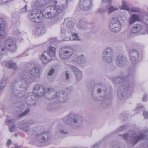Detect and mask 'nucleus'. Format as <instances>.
Instances as JSON below:
<instances>
[{
	"instance_id": "nucleus-17",
	"label": "nucleus",
	"mask_w": 148,
	"mask_h": 148,
	"mask_svg": "<svg viewBox=\"0 0 148 148\" xmlns=\"http://www.w3.org/2000/svg\"><path fill=\"white\" fill-rule=\"evenodd\" d=\"M40 59L43 64H46L52 60V58L45 51L41 55Z\"/></svg>"
},
{
	"instance_id": "nucleus-18",
	"label": "nucleus",
	"mask_w": 148,
	"mask_h": 148,
	"mask_svg": "<svg viewBox=\"0 0 148 148\" xmlns=\"http://www.w3.org/2000/svg\"><path fill=\"white\" fill-rule=\"evenodd\" d=\"M72 61L73 63L75 64H81L84 63L85 60L82 55L81 56L75 55L74 56Z\"/></svg>"
},
{
	"instance_id": "nucleus-9",
	"label": "nucleus",
	"mask_w": 148,
	"mask_h": 148,
	"mask_svg": "<svg viewBox=\"0 0 148 148\" xmlns=\"http://www.w3.org/2000/svg\"><path fill=\"white\" fill-rule=\"evenodd\" d=\"M90 86L92 90V96L93 97V94L96 93L99 94L102 92H104V94H105L106 91V88L104 85L101 84H95L94 82H92L90 84Z\"/></svg>"
},
{
	"instance_id": "nucleus-22",
	"label": "nucleus",
	"mask_w": 148,
	"mask_h": 148,
	"mask_svg": "<svg viewBox=\"0 0 148 148\" xmlns=\"http://www.w3.org/2000/svg\"><path fill=\"white\" fill-rule=\"evenodd\" d=\"M46 31L45 27L43 26H40L34 29L33 31L34 33L36 35H39L44 33Z\"/></svg>"
},
{
	"instance_id": "nucleus-28",
	"label": "nucleus",
	"mask_w": 148,
	"mask_h": 148,
	"mask_svg": "<svg viewBox=\"0 0 148 148\" xmlns=\"http://www.w3.org/2000/svg\"><path fill=\"white\" fill-rule=\"evenodd\" d=\"M5 66L10 69H16L17 68V65L16 63L12 61H8L5 63Z\"/></svg>"
},
{
	"instance_id": "nucleus-16",
	"label": "nucleus",
	"mask_w": 148,
	"mask_h": 148,
	"mask_svg": "<svg viewBox=\"0 0 148 148\" xmlns=\"http://www.w3.org/2000/svg\"><path fill=\"white\" fill-rule=\"evenodd\" d=\"M68 99V96L66 93L64 92L57 93L56 99L58 101L61 103L65 102L67 101Z\"/></svg>"
},
{
	"instance_id": "nucleus-46",
	"label": "nucleus",
	"mask_w": 148,
	"mask_h": 148,
	"mask_svg": "<svg viewBox=\"0 0 148 148\" xmlns=\"http://www.w3.org/2000/svg\"><path fill=\"white\" fill-rule=\"evenodd\" d=\"M47 110L50 111H53L54 110V109L51 103L49 104L47 107Z\"/></svg>"
},
{
	"instance_id": "nucleus-7",
	"label": "nucleus",
	"mask_w": 148,
	"mask_h": 148,
	"mask_svg": "<svg viewBox=\"0 0 148 148\" xmlns=\"http://www.w3.org/2000/svg\"><path fill=\"white\" fill-rule=\"evenodd\" d=\"M34 134L35 138L39 142L43 143L49 140L51 137V135L48 132L45 131L41 127H37Z\"/></svg>"
},
{
	"instance_id": "nucleus-38",
	"label": "nucleus",
	"mask_w": 148,
	"mask_h": 148,
	"mask_svg": "<svg viewBox=\"0 0 148 148\" xmlns=\"http://www.w3.org/2000/svg\"><path fill=\"white\" fill-rule=\"evenodd\" d=\"M128 114L125 112L122 113L120 116V118L123 121H125L127 118Z\"/></svg>"
},
{
	"instance_id": "nucleus-42",
	"label": "nucleus",
	"mask_w": 148,
	"mask_h": 148,
	"mask_svg": "<svg viewBox=\"0 0 148 148\" xmlns=\"http://www.w3.org/2000/svg\"><path fill=\"white\" fill-rule=\"evenodd\" d=\"M5 24L4 20L0 18V29H4L5 26Z\"/></svg>"
},
{
	"instance_id": "nucleus-4",
	"label": "nucleus",
	"mask_w": 148,
	"mask_h": 148,
	"mask_svg": "<svg viewBox=\"0 0 148 148\" xmlns=\"http://www.w3.org/2000/svg\"><path fill=\"white\" fill-rule=\"evenodd\" d=\"M52 0H37L35 4L32 5V7L34 8L38 9L37 10L33 9L29 14L28 17L30 20L32 22L35 23H38L39 20L41 18L42 15L45 18H48L51 19V23L52 24L53 20L52 18L49 17H45L43 14V11L42 13L41 11L40 10L43 9L50 2H51Z\"/></svg>"
},
{
	"instance_id": "nucleus-11",
	"label": "nucleus",
	"mask_w": 148,
	"mask_h": 148,
	"mask_svg": "<svg viewBox=\"0 0 148 148\" xmlns=\"http://www.w3.org/2000/svg\"><path fill=\"white\" fill-rule=\"evenodd\" d=\"M110 29L112 32L117 33L119 32L121 29V25L119 19L113 17L110 24Z\"/></svg>"
},
{
	"instance_id": "nucleus-62",
	"label": "nucleus",
	"mask_w": 148,
	"mask_h": 148,
	"mask_svg": "<svg viewBox=\"0 0 148 148\" xmlns=\"http://www.w3.org/2000/svg\"><path fill=\"white\" fill-rule=\"evenodd\" d=\"M14 122L15 121H14L12 119L8 121V123H10L11 122H12L13 123H14Z\"/></svg>"
},
{
	"instance_id": "nucleus-63",
	"label": "nucleus",
	"mask_w": 148,
	"mask_h": 148,
	"mask_svg": "<svg viewBox=\"0 0 148 148\" xmlns=\"http://www.w3.org/2000/svg\"><path fill=\"white\" fill-rule=\"evenodd\" d=\"M94 99L96 100H97L98 99H97V98H95V97L94 98Z\"/></svg>"
},
{
	"instance_id": "nucleus-56",
	"label": "nucleus",
	"mask_w": 148,
	"mask_h": 148,
	"mask_svg": "<svg viewBox=\"0 0 148 148\" xmlns=\"http://www.w3.org/2000/svg\"><path fill=\"white\" fill-rule=\"evenodd\" d=\"M12 143V142L11 140L10 139H8L7 141L6 144L7 147H8Z\"/></svg>"
},
{
	"instance_id": "nucleus-54",
	"label": "nucleus",
	"mask_w": 148,
	"mask_h": 148,
	"mask_svg": "<svg viewBox=\"0 0 148 148\" xmlns=\"http://www.w3.org/2000/svg\"><path fill=\"white\" fill-rule=\"evenodd\" d=\"M100 143H97L93 146L91 148H99Z\"/></svg>"
},
{
	"instance_id": "nucleus-33",
	"label": "nucleus",
	"mask_w": 148,
	"mask_h": 148,
	"mask_svg": "<svg viewBox=\"0 0 148 148\" xmlns=\"http://www.w3.org/2000/svg\"><path fill=\"white\" fill-rule=\"evenodd\" d=\"M126 128V126L125 125H123L117 129L116 130L113 132V134L118 133L121 131L125 130Z\"/></svg>"
},
{
	"instance_id": "nucleus-12",
	"label": "nucleus",
	"mask_w": 148,
	"mask_h": 148,
	"mask_svg": "<svg viewBox=\"0 0 148 148\" xmlns=\"http://www.w3.org/2000/svg\"><path fill=\"white\" fill-rule=\"evenodd\" d=\"M79 5L82 10L87 11L91 9L92 4L91 0H80Z\"/></svg>"
},
{
	"instance_id": "nucleus-30",
	"label": "nucleus",
	"mask_w": 148,
	"mask_h": 148,
	"mask_svg": "<svg viewBox=\"0 0 148 148\" xmlns=\"http://www.w3.org/2000/svg\"><path fill=\"white\" fill-rule=\"evenodd\" d=\"M6 50L4 43L0 44V60L1 59V56L5 53Z\"/></svg>"
},
{
	"instance_id": "nucleus-20",
	"label": "nucleus",
	"mask_w": 148,
	"mask_h": 148,
	"mask_svg": "<svg viewBox=\"0 0 148 148\" xmlns=\"http://www.w3.org/2000/svg\"><path fill=\"white\" fill-rule=\"evenodd\" d=\"M64 23L67 27V31L69 33L71 32L73 29L74 25L73 22L71 20L67 18L65 20Z\"/></svg>"
},
{
	"instance_id": "nucleus-44",
	"label": "nucleus",
	"mask_w": 148,
	"mask_h": 148,
	"mask_svg": "<svg viewBox=\"0 0 148 148\" xmlns=\"http://www.w3.org/2000/svg\"><path fill=\"white\" fill-rule=\"evenodd\" d=\"M5 34L3 29H0V39L5 36Z\"/></svg>"
},
{
	"instance_id": "nucleus-29",
	"label": "nucleus",
	"mask_w": 148,
	"mask_h": 148,
	"mask_svg": "<svg viewBox=\"0 0 148 148\" xmlns=\"http://www.w3.org/2000/svg\"><path fill=\"white\" fill-rule=\"evenodd\" d=\"M20 129L25 132L28 131L29 130V127L27 123H24L21 124L19 126Z\"/></svg>"
},
{
	"instance_id": "nucleus-61",
	"label": "nucleus",
	"mask_w": 148,
	"mask_h": 148,
	"mask_svg": "<svg viewBox=\"0 0 148 148\" xmlns=\"http://www.w3.org/2000/svg\"><path fill=\"white\" fill-rule=\"evenodd\" d=\"M71 39V38L70 37H67L66 38H64V40L65 41H69Z\"/></svg>"
},
{
	"instance_id": "nucleus-8",
	"label": "nucleus",
	"mask_w": 148,
	"mask_h": 148,
	"mask_svg": "<svg viewBox=\"0 0 148 148\" xmlns=\"http://www.w3.org/2000/svg\"><path fill=\"white\" fill-rule=\"evenodd\" d=\"M73 52V49L71 47H64L60 51V56L62 59L65 60L70 58L72 55Z\"/></svg>"
},
{
	"instance_id": "nucleus-52",
	"label": "nucleus",
	"mask_w": 148,
	"mask_h": 148,
	"mask_svg": "<svg viewBox=\"0 0 148 148\" xmlns=\"http://www.w3.org/2000/svg\"><path fill=\"white\" fill-rule=\"evenodd\" d=\"M55 72L54 69H51L49 71L48 75L50 76H51Z\"/></svg>"
},
{
	"instance_id": "nucleus-6",
	"label": "nucleus",
	"mask_w": 148,
	"mask_h": 148,
	"mask_svg": "<svg viewBox=\"0 0 148 148\" xmlns=\"http://www.w3.org/2000/svg\"><path fill=\"white\" fill-rule=\"evenodd\" d=\"M62 120L64 123L74 128L79 127L82 123V119L81 117L73 113L66 116Z\"/></svg>"
},
{
	"instance_id": "nucleus-14",
	"label": "nucleus",
	"mask_w": 148,
	"mask_h": 148,
	"mask_svg": "<svg viewBox=\"0 0 148 148\" xmlns=\"http://www.w3.org/2000/svg\"><path fill=\"white\" fill-rule=\"evenodd\" d=\"M57 93L55 89L51 88H48L47 92L45 94V97L47 100H51L56 97Z\"/></svg>"
},
{
	"instance_id": "nucleus-37",
	"label": "nucleus",
	"mask_w": 148,
	"mask_h": 148,
	"mask_svg": "<svg viewBox=\"0 0 148 148\" xmlns=\"http://www.w3.org/2000/svg\"><path fill=\"white\" fill-rule=\"evenodd\" d=\"M59 130L60 133L63 135H66L69 133L68 130L64 127L60 128Z\"/></svg>"
},
{
	"instance_id": "nucleus-58",
	"label": "nucleus",
	"mask_w": 148,
	"mask_h": 148,
	"mask_svg": "<svg viewBox=\"0 0 148 148\" xmlns=\"http://www.w3.org/2000/svg\"><path fill=\"white\" fill-rule=\"evenodd\" d=\"M144 23L147 25H148V16H147L144 21Z\"/></svg>"
},
{
	"instance_id": "nucleus-24",
	"label": "nucleus",
	"mask_w": 148,
	"mask_h": 148,
	"mask_svg": "<svg viewBox=\"0 0 148 148\" xmlns=\"http://www.w3.org/2000/svg\"><path fill=\"white\" fill-rule=\"evenodd\" d=\"M140 18L139 16L136 14L132 15L129 20V22L130 25H132L135 22L140 20Z\"/></svg>"
},
{
	"instance_id": "nucleus-2",
	"label": "nucleus",
	"mask_w": 148,
	"mask_h": 148,
	"mask_svg": "<svg viewBox=\"0 0 148 148\" xmlns=\"http://www.w3.org/2000/svg\"><path fill=\"white\" fill-rule=\"evenodd\" d=\"M53 5L47 7L43 10V14L45 17L52 18V24L60 20L65 14L67 0H52Z\"/></svg>"
},
{
	"instance_id": "nucleus-15",
	"label": "nucleus",
	"mask_w": 148,
	"mask_h": 148,
	"mask_svg": "<svg viewBox=\"0 0 148 148\" xmlns=\"http://www.w3.org/2000/svg\"><path fill=\"white\" fill-rule=\"evenodd\" d=\"M126 58L125 56L119 55L116 57V63L119 67L120 68L126 65Z\"/></svg>"
},
{
	"instance_id": "nucleus-55",
	"label": "nucleus",
	"mask_w": 148,
	"mask_h": 148,
	"mask_svg": "<svg viewBox=\"0 0 148 148\" xmlns=\"http://www.w3.org/2000/svg\"><path fill=\"white\" fill-rule=\"evenodd\" d=\"M143 115L145 118H148V112L147 111H144Z\"/></svg>"
},
{
	"instance_id": "nucleus-27",
	"label": "nucleus",
	"mask_w": 148,
	"mask_h": 148,
	"mask_svg": "<svg viewBox=\"0 0 148 148\" xmlns=\"http://www.w3.org/2000/svg\"><path fill=\"white\" fill-rule=\"evenodd\" d=\"M104 61L107 63H110L112 62L114 60V56H102Z\"/></svg>"
},
{
	"instance_id": "nucleus-47",
	"label": "nucleus",
	"mask_w": 148,
	"mask_h": 148,
	"mask_svg": "<svg viewBox=\"0 0 148 148\" xmlns=\"http://www.w3.org/2000/svg\"><path fill=\"white\" fill-rule=\"evenodd\" d=\"M143 106L141 104L138 105L135 108L136 111H140L143 110Z\"/></svg>"
},
{
	"instance_id": "nucleus-5",
	"label": "nucleus",
	"mask_w": 148,
	"mask_h": 148,
	"mask_svg": "<svg viewBox=\"0 0 148 148\" xmlns=\"http://www.w3.org/2000/svg\"><path fill=\"white\" fill-rule=\"evenodd\" d=\"M119 135L123 138L129 145L133 146L140 140L148 139V131H146L144 134L141 133L138 134L134 132H130Z\"/></svg>"
},
{
	"instance_id": "nucleus-45",
	"label": "nucleus",
	"mask_w": 148,
	"mask_h": 148,
	"mask_svg": "<svg viewBox=\"0 0 148 148\" xmlns=\"http://www.w3.org/2000/svg\"><path fill=\"white\" fill-rule=\"evenodd\" d=\"M70 75V74L69 71H66L65 74V76L66 77L65 80L66 82L69 81Z\"/></svg>"
},
{
	"instance_id": "nucleus-59",
	"label": "nucleus",
	"mask_w": 148,
	"mask_h": 148,
	"mask_svg": "<svg viewBox=\"0 0 148 148\" xmlns=\"http://www.w3.org/2000/svg\"><path fill=\"white\" fill-rule=\"evenodd\" d=\"M143 146L144 147L146 148L148 147V143H144Z\"/></svg>"
},
{
	"instance_id": "nucleus-50",
	"label": "nucleus",
	"mask_w": 148,
	"mask_h": 148,
	"mask_svg": "<svg viewBox=\"0 0 148 148\" xmlns=\"http://www.w3.org/2000/svg\"><path fill=\"white\" fill-rule=\"evenodd\" d=\"M130 10L134 12H137L139 11V9L138 8L134 7L133 8L131 9L129 8V10Z\"/></svg>"
},
{
	"instance_id": "nucleus-1",
	"label": "nucleus",
	"mask_w": 148,
	"mask_h": 148,
	"mask_svg": "<svg viewBox=\"0 0 148 148\" xmlns=\"http://www.w3.org/2000/svg\"><path fill=\"white\" fill-rule=\"evenodd\" d=\"M40 67L35 66L29 71L24 69L12 83L11 92L17 97H22L25 94L28 85L39 78Z\"/></svg>"
},
{
	"instance_id": "nucleus-10",
	"label": "nucleus",
	"mask_w": 148,
	"mask_h": 148,
	"mask_svg": "<svg viewBox=\"0 0 148 148\" xmlns=\"http://www.w3.org/2000/svg\"><path fill=\"white\" fill-rule=\"evenodd\" d=\"M4 43L6 49L11 52H15L17 47L15 40L13 38H10L5 40Z\"/></svg>"
},
{
	"instance_id": "nucleus-48",
	"label": "nucleus",
	"mask_w": 148,
	"mask_h": 148,
	"mask_svg": "<svg viewBox=\"0 0 148 148\" xmlns=\"http://www.w3.org/2000/svg\"><path fill=\"white\" fill-rule=\"evenodd\" d=\"M21 12L22 13L26 12H27V5H26L20 10Z\"/></svg>"
},
{
	"instance_id": "nucleus-21",
	"label": "nucleus",
	"mask_w": 148,
	"mask_h": 148,
	"mask_svg": "<svg viewBox=\"0 0 148 148\" xmlns=\"http://www.w3.org/2000/svg\"><path fill=\"white\" fill-rule=\"evenodd\" d=\"M143 26L140 24L134 25L131 29V32L134 34L137 33L143 29Z\"/></svg>"
},
{
	"instance_id": "nucleus-53",
	"label": "nucleus",
	"mask_w": 148,
	"mask_h": 148,
	"mask_svg": "<svg viewBox=\"0 0 148 148\" xmlns=\"http://www.w3.org/2000/svg\"><path fill=\"white\" fill-rule=\"evenodd\" d=\"M72 35L74 37V40H76L78 39V36L77 34L74 33L73 34H72Z\"/></svg>"
},
{
	"instance_id": "nucleus-60",
	"label": "nucleus",
	"mask_w": 148,
	"mask_h": 148,
	"mask_svg": "<svg viewBox=\"0 0 148 148\" xmlns=\"http://www.w3.org/2000/svg\"><path fill=\"white\" fill-rule=\"evenodd\" d=\"M112 0H103V2L105 3H110Z\"/></svg>"
},
{
	"instance_id": "nucleus-23",
	"label": "nucleus",
	"mask_w": 148,
	"mask_h": 148,
	"mask_svg": "<svg viewBox=\"0 0 148 148\" xmlns=\"http://www.w3.org/2000/svg\"><path fill=\"white\" fill-rule=\"evenodd\" d=\"M71 69L74 72L76 75L77 79L78 80H81L82 77V74L81 71L75 67L71 66Z\"/></svg>"
},
{
	"instance_id": "nucleus-34",
	"label": "nucleus",
	"mask_w": 148,
	"mask_h": 148,
	"mask_svg": "<svg viewBox=\"0 0 148 148\" xmlns=\"http://www.w3.org/2000/svg\"><path fill=\"white\" fill-rule=\"evenodd\" d=\"M110 148H119V144L116 141H113L111 142L110 145Z\"/></svg>"
},
{
	"instance_id": "nucleus-40",
	"label": "nucleus",
	"mask_w": 148,
	"mask_h": 148,
	"mask_svg": "<svg viewBox=\"0 0 148 148\" xmlns=\"http://www.w3.org/2000/svg\"><path fill=\"white\" fill-rule=\"evenodd\" d=\"M6 84V82L5 80H2L1 82L0 83V92H1Z\"/></svg>"
},
{
	"instance_id": "nucleus-49",
	"label": "nucleus",
	"mask_w": 148,
	"mask_h": 148,
	"mask_svg": "<svg viewBox=\"0 0 148 148\" xmlns=\"http://www.w3.org/2000/svg\"><path fill=\"white\" fill-rule=\"evenodd\" d=\"M16 128L15 125H13L9 127V130L10 132H13L15 131Z\"/></svg>"
},
{
	"instance_id": "nucleus-19",
	"label": "nucleus",
	"mask_w": 148,
	"mask_h": 148,
	"mask_svg": "<svg viewBox=\"0 0 148 148\" xmlns=\"http://www.w3.org/2000/svg\"><path fill=\"white\" fill-rule=\"evenodd\" d=\"M129 56L131 60L136 61L138 60L139 57V52L136 49H132L130 51Z\"/></svg>"
},
{
	"instance_id": "nucleus-57",
	"label": "nucleus",
	"mask_w": 148,
	"mask_h": 148,
	"mask_svg": "<svg viewBox=\"0 0 148 148\" xmlns=\"http://www.w3.org/2000/svg\"><path fill=\"white\" fill-rule=\"evenodd\" d=\"M147 98V95L146 94H145L143 95V98L142 101H146V99Z\"/></svg>"
},
{
	"instance_id": "nucleus-35",
	"label": "nucleus",
	"mask_w": 148,
	"mask_h": 148,
	"mask_svg": "<svg viewBox=\"0 0 148 148\" xmlns=\"http://www.w3.org/2000/svg\"><path fill=\"white\" fill-rule=\"evenodd\" d=\"M43 86L40 84H37L34 87L33 90L35 95L40 90V88H42Z\"/></svg>"
},
{
	"instance_id": "nucleus-36",
	"label": "nucleus",
	"mask_w": 148,
	"mask_h": 148,
	"mask_svg": "<svg viewBox=\"0 0 148 148\" xmlns=\"http://www.w3.org/2000/svg\"><path fill=\"white\" fill-rule=\"evenodd\" d=\"M118 8L112 6H110L108 7V11L109 14H110L114 11L117 10Z\"/></svg>"
},
{
	"instance_id": "nucleus-3",
	"label": "nucleus",
	"mask_w": 148,
	"mask_h": 148,
	"mask_svg": "<svg viewBox=\"0 0 148 148\" xmlns=\"http://www.w3.org/2000/svg\"><path fill=\"white\" fill-rule=\"evenodd\" d=\"M134 77V75L131 73L130 70H128L125 71L123 77L118 76L112 78V80L115 84H123V86L119 87L117 90L118 96L121 100H123L126 98L128 90Z\"/></svg>"
},
{
	"instance_id": "nucleus-31",
	"label": "nucleus",
	"mask_w": 148,
	"mask_h": 148,
	"mask_svg": "<svg viewBox=\"0 0 148 148\" xmlns=\"http://www.w3.org/2000/svg\"><path fill=\"white\" fill-rule=\"evenodd\" d=\"M45 89L43 87L40 88V89L35 94V95L38 97H41L43 96L45 94Z\"/></svg>"
},
{
	"instance_id": "nucleus-32",
	"label": "nucleus",
	"mask_w": 148,
	"mask_h": 148,
	"mask_svg": "<svg viewBox=\"0 0 148 148\" xmlns=\"http://www.w3.org/2000/svg\"><path fill=\"white\" fill-rule=\"evenodd\" d=\"M79 26L81 28L83 29L86 28L88 27L87 21L86 20L81 21V23L79 24Z\"/></svg>"
},
{
	"instance_id": "nucleus-41",
	"label": "nucleus",
	"mask_w": 148,
	"mask_h": 148,
	"mask_svg": "<svg viewBox=\"0 0 148 148\" xmlns=\"http://www.w3.org/2000/svg\"><path fill=\"white\" fill-rule=\"evenodd\" d=\"M54 110H58L60 108V106L59 104L57 102H53L51 103Z\"/></svg>"
},
{
	"instance_id": "nucleus-13",
	"label": "nucleus",
	"mask_w": 148,
	"mask_h": 148,
	"mask_svg": "<svg viewBox=\"0 0 148 148\" xmlns=\"http://www.w3.org/2000/svg\"><path fill=\"white\" fill-rule=\"evenodd\" d=\"M26 103L30 106H33L36 104L35 96L32 93L27 94L25 97Z\"/></svg>"
},
{
	"instance_id": "nucleus-43",
	"label": "nucleus",
	"mask_w": 148,
	"mask_h": 148,
	"mask_svg": "<svg viewBox=\"0 0 148 148\" xmlns=\"http://www.w3.org/2000/svg\"><path fill=\"white\" fill-rule=\"evenodd\" d=\"M122 8L127 10L128 11L129 10V8L127 5L126 3L125 2L123 1L122 2Z\"/></svg>"
},
{
	"instance_id": "nucleus-39",
	"label": "nucleus",
	"mask_w": 148,
	"mask_h": 148,
	"mask_svg": "<svg viewBox=\"0 0 148 148\" xmlns=\"http://www.w3.org/2000/svg\"><path fill=\"white\" fill-rule=\"evenodd\" d=\"M29 111L30 109L29 108H27L26 110L19 115V117H22L25 116L27 115L29 113Z\"/></svg>"
},
{
	"instance_id": "nucleus-25",
	"label": "nucleus",
	"mask_w": 148,
	"mask_h": 148,
	"mask_svg": "<svg viewBox=\"0 0 148 148\" xmlns=\"http://www.w3.org/2000/svg\"><path fill=\"white\" fill-rule=\"evenodd\" d=\"M103 56H114L113 49L110 47H108L106 48L103 52Z\"/></svg>"
},
{
	"instance_id": "nucleus-51",
	"label": "nucleus",
	"mask_w": 148,
	"mask_h": 148,
	"mask_svg": "<svg viewBox=\"0 0 148 148\" xmlns=\"http://www.w3.org/2000/svg\"><path fill=\"white\" fill-rule=\"evenodd\" d=\"M64 24L62 25V27H61V32L62 34H64L66 32V29H64Z\"/></svg>"
},
{
	"instance_id": "nucleus-64",
	"label": "nucleus",
	"mask_w": 148,
	"mask_h": 148,
	"mask_svg": "<svg viewBox=\"0 0 148 148\" xmlns=\"http://www.w3.org/2000/svg\"><path fill=\"white\" fill-rule=\"evenodd\" d=\"M99 12H101V11H100V10H99Z\"/></svg>"
},
{
	"instance_id": "nucleus-26",
	"label": "nucleus",
	"mask_w": 148,
	"mask_h": 148,
	"mask_svg": "<svg viewBox=\"0 0 148 148\" xmlns=\"http://www.w3.org/2000/svg\"><path fill=\"white\" fill-rule=\"evenodd\" d=\"M49 51H45L49 54L50 56L52 58L54 57L56 55V48L52 46H49Z\"/></svg>"
}]
</instances>
